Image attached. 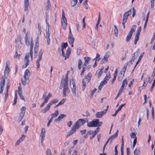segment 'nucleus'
<instances>
[{
	"label": "nucleus",
	"instance_id": "obj_1",
	"mask_svg": "<svg viewBox=\"0 0 155 155\" xmlns=\"http://www.w3.org/2000/svg\"><path fill=\"white\" fill-rule=\"evenodd\" d=\"M86 122V121L84 119H79L72 126L71 129L68 133L66 136L67 137H68L75 133L77 129H78L81 126L84 124Z\"/></svg>",
	"mask_w": 155,
	"mask_h": 155
},
{
	"label": "nucleus",
	"instance_id": "obj_2",
	"mask_svg": "<svg viewBox=\"0 0 155 155\" xmlns=\"http://www.w3.org/2000/svg\"><path fill=\"white\" fill-rule=\"evenodd\" d=\"M68 45V44L67 42L62 43L61 44L62 55L63 57H65V60H66L69 57L71 51V49L70 48H68L67 50L66 54L65 55L64 49L66 48Z\"/></svg>",
	"mask_w": 155,
	"mask_h": 155
},
{
	"label": "nucleus",
	"instance_id": "obj_3",
	"mask_svg": "<svg viewBox=\"0 0 155 155\" xmlns=\"http://www.w3.org/2000/svg\"><path fill=\"white\" fill-rule=\"evenodd\" d=\"M102 124V121L99 122V120L98 119H95L91 122H88L87 123V125L89 127H101Z\"/></svg>",
	"mask_w": 155,
	"mask_h": 155
},
{
	"label": "nucleus",
	"instance_id": "obj_4",
	"mask_svg": "<svg viewBox=\"0 0 155 155\" xmlns=\"http://www.w3.org/2000/svg\"><path fill=\"white\" fill-rule=\"evenodd\" d=\"M62 87H63V96L65 97L66 96V93L68 94L70 92V90L68 87V83H63V82H61L59 88L61 89Z\"/></svg>",
	"mask_w": 155,
	"mask_h": 155
},
{
	"label": "nucleus",
	"instance_id": "obj_5",
	"mask_svg": "<svg viewBox=\"0 0 155 155\" xmlns=\"http://www.w3.org/2000/svg\"><path fill=\"white\" fill-rule=\"evenodd\" d=\"M92 77V74L91 73L89 72L83 79L82 85L83 90H84L85 89L87 84L89 82Z\"/></svg>",
	"mask_w": 155,
	"mask_h": 155
},
{
	"label": "nucleus",
	"instance_id": "obj_6",
	"mask_svg": "<svg viewBox=\"0 0 155 155\" xmlns=\"http://www.w3.org/2000/svg\"><path fill=\"white\" fill-rule=\"evenodd\" d=\"M62 18L61 19V25L63 28L65 30L67 25V19L65 16V14L63 11L62 10Z\"/></svg>",
	"mask_w": 155,
	"mask_h": 155
},
{
	"label": "nucleus",
	"instance_id": "obj_7",
	"mask_svg": "<svg viewBox=\"0 0 155 155\" xmlns=\"http://www.w3.org/2000/svg\"><path fill=\"white\" fill-rule=\"evenodd\" d=\"M70 83L71 85V84L72 85V86H71V91L72 93L73 96L74 97H75L76 96V88L75 87V82L73 78H72L71 79H70Z\"/></svg>",
	"mask_w": 155,
	"mask_h": 155
},
{
	"label": "nucleus",
	"instance_id": "obj_8",
	"mask_svg": "<svg viewBox=\"0 0 155 155\" xmlns=\"http://www.w3.org/2000/svg\"><path fill=\"white\" fill-rule=\"evenodd\" d=\"M131 9H130L124 14L122 19V21L124 22V23L125 22H127L128 17L131 14Z\"/></svg>",
	"mask_w": 155,
	"mask_h": 155
},
{
	"label": "nucleus",
	"instance_id": "obj_9",
	"mask_svg": "<svg viewBox=\"0 0 155 155\" xmlns=\"http://www.w3.org/2000/svg\"><path fill=\"white\" fill-rule=\"evenodd\" d=\"M29 53H26L25 57V65H23L22 66L23 68H25L29 64Z\"/></svg>",
	"mask_w": 155,
	"mask_h": 155
},
{
	"label": "nucleus",
	"instance_id": "obj_10",
	"mask_svg": "<svg viewBox=\"0 0 155 155\" xmlns=\"http://www.w3.org/2000/svg\"><path fill=\"white\" fill-rule=\"evenodd\" d=\"M107 109H105L103 111L97 112L95 114L96 117L98 118H101L106 113Z\"/></svg>",
	"mask_w": 155,
	"mask_h": 155
},
{
	"label": "nucleus",
	"instance_id": "obj_11",
	"mask_svg": "<svg viewBox=\"0 0 155 155\" xmlns=\"http://www.w3.org/2000/svg\"><path fill=\"white\" fill-rule=\"evenodd\" d=\"M138 49L132 55V56L131 60L130 61V62L131 64L133 63L134 61V60L139 55V51Z\"/></svg>",
	"mask_w": 155,
	"mask_h": 155
},
{
	"label": "nucleus",
	"instance_id": "obj_12",
	"mask_svg": "<svg viewBox=\"0 0 155 155\" xmlns=\"http://www.w3.org/2000/svg\"><path fill=\"white\" fill-rule=\"evenodd\" d=\"M33 39L32 38H31V43L30 44V57L31 59L33 57V51L32 49L33 47Z\"/></svg>",
	"mask_w": 155,
	"mask_h": 155
},
{
	"label": "nucleus",
	"instance_id": "obj_13",
	"mask_svg": "<svg viewBox=\"0 0 155 155\" xmlns=\"http://www.w3.org/2000/svg\"><path fill=\"white\" fill-rule=\"evenodd\" d=\"M68 41L69 44L71 45V47H74L73 43L74 41V38L73 35L72 36H68Z\"/></svg>",
	"mask_w": 155,
	"mask_h": 155
},
{
	"label": "nucleus",
	"instance_id": "obj_14",
	"mask_svg": "<svg viewBox=\"0 0 155 155\" xmlns=\"http://www.w3.org/2000/svg\"><path fill=\"white\" fill-rule=\"evenodd\" d=\"M9 68L8 67V64L7 63H6L5 68L4 71V76L7 78L8 76L9 72Z\"/></svg>",
	"mask_w": 155,
	"mask_h": 155
},
{
	"label": "nucleus",
	"instance_id": "obj_15",
	"mask_svg": "<svg viewBox=\"0 0 155 155\" xmlns=\"http://www.w3.org/2000/svg\"><path fill=\"white\" fill-rule=\"evenodd\" d=\"M66 117V115L64 114H61L54 121L56 122L59 123L61 120Z\"/></svg>",
	"mask_w": 155,
	"mask_h": 155
},
{
	"label": "nucleus",
	"instance_id": "obj_16",
	"mask_svg": "<svg viewBox=\"0 0 155 155\" xmlns=\"http://www.w3.org/2000/svg\"><path fill=\"white\" fill-rule=\"evenodd\" d=\"M84 62L83 66L86 67L91 61V58L90 57H85L84 58Z\"/></svg>",
	"mask_w": 155,
	"mask_h": 155
},
{
	"label": "nucleus",
	"instance_id": "obj_17",
	"mask_svg": "<svg viewBox=\"0 0 155 155\" xmlns=\"http://www.w3.org/2000/svg\"><path fill=\"white\" fill-rule=\"evenodd\" d=\"M51 106L49 103L45 107L41 110V112L43 113H45L50 109Z\"/></svg>",
	"mask_w": 155,
	"mask_h": 155
},
{
	"label": "nucleus",
	"instance_id": "obj_18",
	"mask_svg": "<svg viewBox=\"0 0 155 155\" xmlns=\"http://www.w3.org/2000/svg\"><path fill=\"white\" fill-rule=\"evenodd\" d=\"M51 33L49 31H46V39L48 45H49L50 44V36Z\"/></svg>",
	"mask_w": 155,
	"mask_h": 155
},
{
	"label": "nucleus",
	"instance_id": "obj_19",
	"mask_svg": "<svg viewBox=\"0 0 155 155\" xmlns=\"http://www.w3.org/2000/svg\"><path fill=\"white\" fill-rule=\"evenodd\" d=\"M104 68V67L103 68L101 67V68L99 69L97 71L96 75L97 76H98V78L100 77L102 75L103 73L102 70Z\"/></svg>",
	"mask_w": 155,
	"mask_h": 155
},
{
	"label": "nucleus",
	"instance_id": "obj_20",
	"mask_svg": "<svg viewBox=\"0 0 155 155\" xmlns=\"http://www.w3.org/2000/svg\"><path fill=\"white\" fill-rule=\"evenodd\" d=\"M25 39L26 44L27 46H29L30 45V41L29 40V37H28V33L26 34L25 36Z\"/></svg>",
	"mask_w": 155,
	"mask_h": 155
},
{
	"label": "nucleus",
	"instance_id": "obj_21",
	"mask_svg": "<svg viewBox=\"0 0 155 155\" xmlns=\"http://www.w3.org/2000/svg\"><path fill=\"white\" fill-rule=\"evenodd\" d=\"M24 10L26 11L28 9V7L29 5V0H24Z\"/></svg>",
	"mask_w": 155,
	"mask_h": 155
},
{
	"label": "nucleus",
	"instance_id": "obj_22",
	"mask_svg": "<svg viewBox=\"0 0 155 155\" xmlns=\"http://www.w3.org/2000/svg\"><path fill=\"white\" fill-rule=\"evenodd\" d=\"M125 105V104H123L121 105L118 107V109L115 111L114 114L112 115V116L113 117L115 116L118 112L122 109V107Z\"/></svg>",
	"mask_w": 155,
	"mask_h": 155
},
{
	"label": "nucleus",
	"instance_id": "obj_23",
	"mask_svg": "<svg viewBox=\"0 0 155 155\" xmlns=\"http://www.w3.org/2000/svg\"><path fill=\"white\" fill-rule=\"evenodd\" d=\"M30 71L28 69H26L24 73V78H29L30 76Z\"/></svg>",
	"mask_w": 155,
	"mask_h": 155
},
{
	"label": "nucleus",
	"instance_id": "obj_24",
	"mask_svg": "<svg viewBox=\"0 0 155 155\" xmlns=\"http://www.w3.org/2000/svg\"><path fill=\"white\" fill-rule=\"evenodd\" d=\"M5 82V79L4 77L3 76L2 77L1 79V81L0 82V87H4Z\"/></svg>",
	"mask_w": 155,
	"mask_h": 155
},
{
	"label": "nucleus",
	"instance_id": "obj_25",
	"mask_svg": "<svg viewBox=\"0 0 155 155\" xmlns=\"http://www.w3.org/2000/svg\"><path fill=\"white\" fill-rule=\"evenodd\" d=\"M58 110H57L54 112V113L53 114L51 115V118H50V119H51L52 120L54 118H55L58 115Z\"/></svg>",
	"mask_w": 155,
	"mask_h": 155
},
{
	"label": "nucleus",
	"instance_id": "obj_26",
	"mask_svg": "<svg viewBox=\"0 0 155 155\" xmlns=\"http://www.w3.org/2000/svg\"><path fill=\"white\" fill-rule=\"evenodd\" d=\"M101 20V13L100 12H99V15H98V20L96 24V26H95V29L96 30H97L98 26L100 23Z\"/></svg>",
	"mask_w": 155,
	"mask_h": 155
},
{
	"label": "nucleus",
	"instance_id": "obj_27",
	"mask_svg": "<svg viewBox=\"0 0 155 155\" xmlns=\"http://www.w3.org/2000/svg\"><path fill=\"white\" fill-rule=\"evenodd\" d=\"M46 3L47 5L46 7V10L49 11L51 7L50 1L49 0H48L46 2Z\"/></svg>",
	"mask_w": 155,
	"mask_h": 155
},
{
	"label": "nucleus",
	"instance_id": "obj_28",
	"mask_svg": "<svg viewBox=\"0 0 155 155\" xmlns=\"http://www.w3.org/2000/svg\"><path fill=\"white\" fill-rule=\"evenodd\" d=\"M127 81L128 80L127 79H124L123 81V83L120 88L124 89V87H126L127 85Z\"/></svg>",
	"mask_w": 155,
	"mask_h": 155
},
{
	"label": "nucleus",
	"instance_id": "obj_29",
	"mask_svg": "<svg viewBox=\"0 0 155 155\" xmlns=\"http://www.w3.org/2000/svg\"><path fill=\"white\" fill-rule=\"evenodd\" d=\"M132 34H133L130 32L128 33L126 38V41L127 42H128L130 41V40L131 38Z\"/></svg>",
	"mask_w": 155,
	"mask_h": 155
},
{
	"label": "nucleus",
	"instance_id": "obj_30",
	"mask_svg": "<svg viewBox=\"0 0 155 155\" xmlns=\"http://www.w3.org/2000/svg\"><path fill=\"white\" fill-rule=\"evenodd\" d=\"M68 74H67L65 76V78L64 80L62 79L61 80V82H63V83H68Z\"/></svg>",
	"mask_w": 155,
	"mask_h": 155
},
{
	"label": "nucleus",
	"instance_id": "obj_31",
	"mask_svg": "<svg viewBox=\"0 0 155 155\" xmlns=\"http://www.w3.org/2000/svg\"><path fill=\"white\" fill-rule=\"evenodd\" d=\"M117 137L116 134H113V135L110 136L108 139L110 141V143H111L112 140Z\"/></svg>",
	"mask_w": 155,
	"mask_h": 155
},
{
	"label": "nucleus",
	"instance_id": "obj_32",
	"mask_svg": "<svg viewBox=\"0 0 155 155\" xmlns=\"http://www.w3.org/2000/svg\"><path fill=\"white\" fill-rule=\"evenodd\" d=\"M66 101V99H63L55 107L63 104Z\"/></svg>",
	"mask_w": 155,
	"mask_h": 155
},
{
	"label": "nucleus",
	"instance_id": "obj_33",
	"mask_svg": "<svg viewBox=\"0 0 155 155\" xmlns=\"http://www.w3.org/2000/svg\"><path fill=\"white\" fill-rule=\"evenodd\" d=\"M43 52L44 51L42 49H40V50L38 56V58H40V59H41Z\"/></svg>",
	"mask_w": 155,
	"mask_h": 155
},
{
	"label": "nucleus",
	"instance_id": "obj_34",
	"mask_svg": "<svg viewBox=\"0 0 155 155\" xmlns=\"http://www.w3.org/2000/svg\"><path fill=\"white\" fill-rule=\"evenodd\" d=\"M136 27L137 26L136 25H134L132 26L129 32L133 34V33L135 31Z\"/></svg>",
	"mask_w": 155,
	"mask_h": 155
},
{
	"label": "nucleus",
	"instance_id": "obj_35",
	"mask_svg": "<svg viewBox=\"0 0 155 155\" xmlns=\"http://www.w3.org/2000/svg\"><path fill=\"white\" fill-rule=\"evenodd\" d=\"M58 100L57 99H54V100H53L52 101H51L49 103L52 106V105L54 104H55L56 103H57L58 102Z\"/></svg>",
	"mask_w": 155,
	"mask_h": 155
},
{
	"label": "nucleus",
	"instance_id": "obj_36",
	"mask_svg": "<svg viewBox=\"0 0 155 155\" xmlns=\"http://www.w3.org/2000/svg\"><path fill=\"white\" fill-rule=\"evenodd\" d=\"M114 32L115 35L116 36H117L118 34V29L117 26L115 25L114 26Z\"/></svg>",
	"mask_w": 155,
	"mask_h": 155
},
{
	"label": "nucleus",
	"instance_id": "obj_37",
	"mask_svg": "<svg viewBox=\"0 0 155 155\" xmlns=\"http://www.w3.org/2000/svg\"><path fill=\"white\" fill-rule=\"evenodd\" d=\"M78 3V0H72L71 2V5L72 6H75Z\"/></svg>",
	"mask_w": 155,
	"mask_h": 155
},
{
	"label": "nucleus",
	"instance_id": "obj_38",
	"mask_svg": "<svg viewBox=\"0 0 155 155\" xmlns=\"http://www.w3.org/2000/svg\"><path fill=\"white\" fill-rule=\"evenodd\" d=\"M124 74L122 73V72H120V74L119 76V80L121 81L124 76Z\"/></svg>",
	"mask_w": 155,
	"mask_h": 155
},
{
	"label": "nucleus",
	"instance_id": "obj_39",
	"mask_svg": "<svg viewBox=\"0 0 155 155\" xmlns=\"http://www.w3.org/2000/svg\"><path fill=\"white\" fill-rule=\"evenodd\" d=\"M150 79V77L149 76H147L146 78H145L143 80V85H145L146 82L149 81Z\"/></svg>",
	"mask_w": 155,
	"mask_h": 155
},
{
	"label": "nucleus",
	"instance_id": "obj_40",
	"mask_svg": "<svg viewBox=\"0 0 155 155\" xmlns=\"http://www.w3.org/2000/svg\"><path fill=\"white\" fill-rule=\"evenodd\" d=\"M144 52L142 53L140 55V56H139V58H138V61L137 62V64H138V63L140 61L142 58L143 57V55H144Z\"/></svg>",
	"mask_w": 155,
	"mask_h": 155
},
{
	"label": "nucleus",
	"instance_id": "obj_41",
	"mask_svg": "<svg viewBox=\"0 0 155 155\" xmlns=\"http://www.w3.org/2000/svg\"><path fill=\"white\" fill-rule=\"evenodd\" d=\"M41 59L38 58L36 61V65L37 68H39L40 67L39 62Z\"/></svg>",
	"mask_w": 155,
	"mask_h": 155
},
{
	"label": "nucleus",
	"instance_id": "obj_42",
	"mask_svg": "<svg viewBox=\"0 0 155 155\" xmlns=\"http://www.w3.org/2000/svg\"><path fill=\"white\" fill-rule=\"evenodd\" d=\"M123 89H122V88H120L119 91L118 92L117 95L115 98V99H117L119 96L121 94Z\"/></svg>",
	"mask_w": 155,
	"mask_h": 155
},
{
	"label": "nucleus",
	"instance_id": "obj_43",
	"mask_svg": "<svg viewBox=\"0 0 155 155\" xmlns=\"http://www.w3.org/2000/svg\"><path fill=\"white\" fill-rule=\"evenodd\" d=\"M87 0H85L84 2L83 3V6L84 8L86 9H87L88 8L87 7Z\"/></svg>",
	"mask_w": 155,
	"mask_h": 155
},
{
	"label": "nucleus",
	"instance_id": "obj_44",
	"mask_svg": "<svg viewBox=\"0 0 155 155\" xmlns=\"http://www.w3.org/2000/svg\"><path fill=\"white\" fill-rule=\"evenodd\" d=\"M108 60V58H106L104 56L102 60L101 61V64H103L106 62Z\"/></svg>",
	"mask_w": 155,
	"mask_h": 155
},
{
	"label": "nucleus",
	"instance_id": "obj_45",
	"mask_svg": "<svg viewBox=\"0 0 155 155\" xmlns=\"http://www.w3.org/2000/svg\"><path fill=\"white\" fill-rule=\"evenodd\" d=\"M155 0H150L151 8H153L154 6V1Z\"/></svg>",
	"mask_w": 155,
	"mask_h": 155
},
{
	"label": "nucleus",
	"instance_id": "obj_46",
	"mask_svg": "<svg viewBox=\"0 0 155 155\" xmlns=\"http://www.w3.org/2000/svg\"><path fill=\"white\" fill-rule=\"evenodd\" d=\"M140 152V150L136 148L134 152V153L135 155H138L139 154Z\"/></svg>",
	"mask_w": 155,
	"mask_h": 155
},
{
	"label": "nucleus",
	"instance_id": "obj_47",
	"mask_svg": "<svg viewBox=\"0 0 155 155\" xmlns=\"http://www.w3.org/2000/svg\"><path fill=\"white\" fill-rule=\"evenodd\" d=\"M97 91V89L96 88H95L94 90H93L92 91H91V92L90 94L91 95V97H93V96L94 93L96 91Z\"/></svg>",
	"mask_w": 155,
	"mask_h": 155
},
{
	"label": "nucleus",
	"instance_id": "obj_48",
	"mask_svg": "<svg viewBox=\"0 0 155 155\" xmlns=\"http://www.w3.org/2000/svg\"><path fill=\"white\" fill-rule=\"evenodd\" d=\"M51 94L49 93L48 96L45 98V99L48 102L49 99L51 97Z\"/></svg>",
	"mask_w": 155,
	"mask_h": 155
},
{
	"label": "nucleus",
	"instance_id": "obj_49",
	"mask_svg": "<svg viewBox=\"0 0 155 155\" xmlns=\"http://www.w3.org/2000/svg\"><path fill=\"white\" fill-rule=\"evenodd\" d=\"M46 155H52L51 150L48 149L46 151Z\"/></svg>",
	"mask_w": 155,
	"mask_h": 155
},
{
	"label": "nucleus",
	"instance_id": "obj_50",
	"mask_svg": "<svg viewBox=\"0 0 155 155\" xmlns=\"http://www.w3.org/2000/svg\"><path fill=\"white\" fill-rule=\"evenodd\" d=\"M151 115L152 117L153 120H154V107H153L152 109V114Z\"/></svg>",
	"mask_w": 155,
	"mask_h": 155
},
{
	"label": "nucleus",
	"instance_id": "obj_51",
	"mask_svg": "<svg viewBox=\"0 0 155 155\" xmlns=\"http://www.w3.org/2000/svg\"><path fill=\"white\" fill-rule=\"evenodd\" d=\"M85 67H86L83 66L82 70L81 73V77L83 76L85 70Z\"/></svg>",
	"mask_w": 155,
	"mask_h": 155
},
{
	"label": "nucleus",
	"instance_id": "obj_52",
	"mask_svg": "<svg viewBox=\"0 0 155 155\" xmlns=\"http://www.w3.org/2000/svg\"><path fill=\"white\" fill-rule=\"evenodd\" d=\"M38 51V49H37L36 48H34V56L35 57H36L37 56V54Z\"/></svg>",
	"mask_w": 155,
	"mask_h": 155
},
{
	"label": "nucleus",
	"instance_id": "obj_53",
	"mask_svg": "<svg viewBox=\"0 0 155 155\" xmlns=\"http://www.w3.org/2000/svg\"><path fill=\"white\" fill-rule=\"evenodd\" d=\"M147 84H146V85H143L142 86L139 87V89H138V91H141L142 90H143L145 88Z\"/></svg>",
	"mask_w": 155,
	"mask_h": 155
},
{
	"label": "nucleus",
	"instance_id": "obj_54",
	"mask_svg": "<svg viewBox=\"0 0 155 155\" xmlns=\"http://www.w3.org/2000/svg\"><path fill=\"white\" fill-rule=\"evenodd\" d=\"M28 79L27 78H24V80H22V83L23 85H25L26 84V81Z\"/></svg>",
	"mask_w": 155,
	"mask_h": 155
},
{
	"label": "nucleus",
	"instance_id": "obj_55",
	"mask_svg": "<svg viewBox=\"0 0 155 155\" xmlns=\"http://www.w3.org/2000/svg\"><path fill=\"white\" fill-rule=\"evenodd\" d=\"M155 86V79H154L153 83L152 84V86L150 88V90L151 91H152L153 89V88L154 86Z\"/></svg>",
	"mask_w": 155,
	"mask_h": 155
},
{
	"label": "nucleus",
	"instance_id": "obj_56",
	"mask_svg": "<svg viewBox=\"0 0 155 155\" xmlns=\"http://www.w3.org/2000/svg\"><path fill=\"white\" fill-rule=\"evenodd\" d=\"M136 133H135V132H132L131 134H130V137L132 138H135L136 136Z\"/></svg>",
	"mask_w": 155,
	"mask_h": 155
},
{
	"label": "nucleus",
	"instance_id": "obj_57",
	"mask_svg": "<svg viewBox=\"0 0 155 155\" xmlns=\"http://www.w3.org/2000/svg\"><path fill=\"white\" fill-rule=\"evenodd\" d=\"M46 21V26H48V29L47 30H46V31H49V29L50 28V26H49L48 22V21H47V19H46L45 20Z\"/></svg>",
	"mask_w": 155,
	"mask_h": 155
},
{
	"label": "nucleus",
	"instance_id": "obj_58",
	"mask_svg": "<svg viewBox=\"0 0 155 155\" xmlns=\"http://www.w3.org/2000/svg\"><path fill=\"white\" fill-rule=\"evenodd\" d=\"M141 29V28L140 26H139L138 28L137 29V33L136 34L140 35V32Z\"/></svg>",
	"mask_w": 155,
	"mask_h": 155
},
{
	"label": "nucleus",
	"instance_id": "obj_59",
	"mask_svg": "<svg viewBox=\"0 0 155 155\" xmlns=\"http://www.w3.org/2000/svg\"><path fill=\"white\" fill-rule=\"evenodd\" d=\"M127 68V65H124L123 68L122 69L120 72H122V73H125V71Z\"/></svg>",
	"mask_w": 155,
	"mask_h": 155
},
{
	"label": "nucleus",
	"instance_id": "obj_60",
	"mask_svg": "<svg viewBox=\"0 0 155 155\" xmlns=\"http://www.w3.org/2000/svg\"><path fill=\"white\" fill-rule=\"evenodd\" d=\"M100 55L97 54L96 58L94 59V60H96V61H98L100 60Z\"/></svg>",
	"mask_w": 155,
	"mask_h": 155
},
{
	"label": "nucleus",
	"instance_id": "obj_61",
	"mask_svg": "<svg viewBox=\"0 0 155 155\" xmlns=\"http://www.w3.org/2000/svg\"><path fill=\"white\" fill-rule=\"evenodd\" d=\"M132 12H133V13H132V17H134V16L135 15V13H136V10L134 7H133V8Z\"/></svg>",
	"mask_w": 155,
	"mask_h": 155
},
{
	"label": "nucleus",
	"instance_id": "obj_62",
	"mask_svg": "<svg viewBox=\"0 0 155 155\" xmlns=\"http://www.w3.org/2000/svg\"><path fill=\"white\" fill-rule=\"evenodd\" d=\"M26 110V108L25 107L23 106L21 108V112H23L24 113H25V111Z\"/></svg>",
	"mask_w": 155,
	"mask_h": 155
},
{
	"label": "nucleus",
	"instance_id": "obj_63",
	"mask_svg": "<svg viewBox=\"0 0 155 155\" xmlns=\"http://www.w3.org/2000/svg\"><path fill=\"white\" fill-rule=\"evenodd\" d=\"M110 52H107L104 56L106 58H108L109 57Z\"/></svg>",
	"mask_w": 155,
	"mask_h": 155
},
{
	"label": "nucleus",
	"instance_id": "obj_64",
	"mask_svg": "<svg viewBox=\"0 0 155 155\" xmlns=\"http://www.w3.org/2000/svg\"><path fill=\"white\" fill-rule=\"evenodd\" d=\"M155 39V35H153L151 38V41L150 42V44H151L152 43V42Z\"/></svg>",
	"mask_w": 155,
	"mask_h": 155
}]
</instances>
